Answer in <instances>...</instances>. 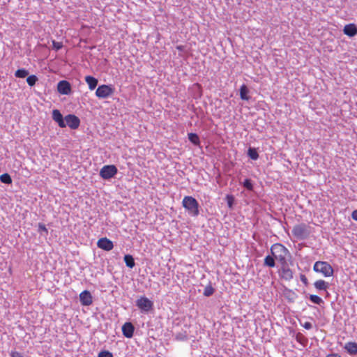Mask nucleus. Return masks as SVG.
<instances>
[{"label": "nucleus", "mask_w": 357, "mask_h": 357, "mask_svg": "<svg viewBox=\"0 0 357 357\" xmlns=\"http://www.w3.org/2000/svg\"><path fill=\"white\" fill-rule=\"evenodd\" d=\"M271 252L273 257L278 261L280 264L287 262L291 257L290 253L281 243H275L271 247Z\"/></svg>", "instance_id": "f257e3e1"}, {"label": "nucleus", "mask_w": 357, "mask_h": 357, "mask_svg": "<svg viewBox=\"0 0 357 357\" xmlns=\"http://www.w3.org/2000/svg\"><path fill=\"white\" fill-rule=\"evenodd\" d=\"M182 206L187 210L190 215L193 217L199 215V203L197 199L192 196H185L182 201Z\"/></svg>", "instance_id": "f03ea898"}, {"label": "nucleus", "mask_w": 357, "mask_h": 357, "mask_svg": "<svg viewBox=\"0 0 357 357\" xmlns=\"http://www.w3.org/2000/svg\"><path fill=\"white\" fill-rule=\"evenodd\" d=\"M313 270L316 273H321L326 278L333 276L334 273L333 267L327 261H316Z\"/></svg>", "instance_id": "7ed1b4c3"}, {"label": "nucleus", "mask_w": 357, "mask_h": 357, "mask_svg": "<svg viewBox=\"0 0 357 357\" xmlns=\"http://www.w3.org/2000/svg\"><path fill=\"white\" fill-rule=\"evenodd\" d=\"M309 228L310 227L306 224H298L294 227L292 234L295 237L303 239L310 234Z\"/></svg>", "instance_id": "20e7f679"}, {"label": "nucleus", "mask_w": 357, "mask_h": 357, "mask_svg": "<svg viewBox=\"0 0 357 357\" xmlns=\"http://www.w3.org/2000/svg\"><path fill=\"white\" fill-rule=\"evenodd\" d=\"M118 172L117 167L114 165L103 166L100 171V176L105 180L113 178Z\"/></svg>", "instance_id": "39448f33"}, {"label": "nucleus", "mask_w": 357, "mask_h": 357, "mask_svg": "<svg viewBox=\"0 0 357 357\" xmlns=\"http://www.w3.org/2000/svg\"><path fill=\"white\" fill-rule=\"evenodd\" d=\"M278 274L280 279L285 281H290L294 278V272L290 268L287 262L280 264V268L278 270Z\"/></svg>", "instance_id": "423d86ee"}, {"label": "nucleus", "mask_w": 357, "mask_h": 357, "mask_svg": "<svg viewBox=\"0 0 357 357\" xmlns=\"http://www.w3.org/2000/svg\"><path fill=\"white\" fill-rule=\"evenodd\" d=\"M114 93V88L111 85H100L96 91V96L99 98H107Z\"/></svg>", "instance_id": "0eeeda50"}, {"label": "nucleus", "mask_w": 357, "mask_h": 357, "mask_svg": "<svg viewBox=\"0 0 357 357\" xmlns=\"http://www.w3.org/2000/svg\"><path fill=\"white\" fill-rule=\"evenodd\" d=\"M136 305L142 312H147L152 310L153 303L151 300H149L146 296H140L136 301Z\"/></svg>", "instance_id": "6e6552de"}, {"label": "nucleus", "mask_w": 357, "mask_h": 357, "mask_svg": "<svg viewBox=\"0 0 357 357\" xmlns=\"http://www.w3.org/2000/svg\"><path fill=\"white\" fill-rule=\"evenodd\" d=\"M65 121L66 126L73 130L78 128L80 125L79 119L74 114H68L66 116Z\"/></svg>", "instance_id": "1a4fd4ad"}, {"label": "nucleus", "mask_w": 357, "mask_h": 357, "mask_svg": "<svg viewBox=\"0 0 357 357\" xmlns=\"http://www.w3.org/2000/svg\"><path fill=\"white\" fill-rule=\"evenodd\" d=\"M97 246L105 251H110L114 248L113 242L109 238L104 237L100 238L97 242Z\"/></svg>", "instance_id": "9d476101"}, {"label": "nucleus", "mask_w": 357, "mask_h": 357, "mask_svg": "<svg viewBox=\"0 0 357 357\" xmlns=\"http://www.w3.org/2000/svg\"><path fill=\"white\" fill-rule=\"evenodd\" d=\"M57 91L60 94L68 95L71 92L70 84L66 80H61L57 84Z\"/></svg>", "instance_id": "9b49d317"}, {"label": "nucleus", "mask_w": 357, "mask_h": 357, "mask_svg": "<svg viewBox=\"0 0 357 357\" xmlns=\"http://www.w3.org/2000/svg\"><path fill=\"white\" fill-rule=\"evenodd\" d=\"M79 300L82 305L89 306L93 303V298L88 290H84L79 294Z\"/></svg>", "instance_id": "f8f14e48"}, {"label": "nucleus", "mask_w": 357, "mask_h": 357, "mask_svg": "<svg viewBox=\"0 0 357 357\" xmlns=\"http://www.w3.org/2000/svg\"><path fill=\"white\" fill-rule=\"evenodd\" d=\"M135 327L130 322L125 323L122 326L123 335L127 338H131L133 336Z\"/></svg>", "instance_id": "ddd939ff"}, {"label": "nucleus", "mask_w": 357, "mask_h": 357, "mask_svg": "<svg viewBox=\"0 0 357 357\" xmlns=\"http://www.w3.org/2000/svg\"><path fill=\"white\" fill-rule=\"evenodd\" d=\"M52 119L53 120L56 122L60 128H65L66 126V124L65 123V121L63 120V115L58 109H54L52 111Z\"/></svg>", "instance_id": "4468645a"}, {"label": "nucleus", "mask_w": 357, "mask_h": 357, "mask_svg": "<svg viewBox=\"0 0 357 357\" xmlns=\"http://www.w3.org/2000/svg\"><path fill=\"white\" fill-rule=\"evenodd\" d=\"M343 32L349 37H354L357 34V26L354 23L346 24L344 26Z\"/></svg>", "instance_id": "2eb2a0df"}, {"label": "nucleus", "mask_w": 357, "mask_h": 357, "mask_svg": "<svg viewBox=\"0 0 357 357\" xmlns=\"http://www.w3.org/2000/svg\"><path fill=\"white\" fill-rule=\"evenodd\" d=\"M344 349L351 355L357 354V343L355 342H349L346 343Z\"/></svg>", "instance_id": "dca6fc26"}, {"label": "nucleus", "mask_w": 357, "mask_h": 357, "mask_svg": "<svg viewBox=\"0 0 357 357\" xmlns=\"http://www.w3.org/2000/svg\"><path fill=\"white\" fill-rule=\"evenodd\" d=\"M85 82L88 84L89 89L90 90H93L98 84V79L91 75H87L85 77Z\"/></svg>", "instance_id": "f3484780"}, {"label": "nucleus", "mask_w": 357, "mask_h": 357, "mask_svg": "<svg viewBox=\"0 0 357 357\" xmlns=\"http://www.w3.org/2000/svg\"><path fill=\"white\" fill-rule=\"evenodd\" d=\"M314 287L317 290H324L326 291L328 288V284L324 280H319L314 282Z\"/></svg>", "instance_id": "a211bd4d"}, {"label": "nucleus", "mask_w": 357, "mask_h": 357, "mask_svg": "<svg viewBox=\"0 0 357 357\" xmlns=\"http://www.w3.org/2000/svg\"><path fill=\"white\" fill-rule=\"evenodd\" d=\"M248 89L246 85L243 84L240 88V97L243 100H248L250 99V96H248Z\"/></svg>", "instance_id": "6ab92c4d"}, {"label": "nucleus", "mask_w": 357, "mask_h": 357, "mask_svg": "<svg viewBox=\"0 0 357 357\" xmlns=\"http://www.w3.org/2000/svg\"><path fill=\"white\" fill-rule=\"evenodd\" d=\"M188 139L194 145H195V146L200 145V139H199V137L197 134L190 132V133H188Z\"/></svg>", "instance_id": "aec40b11"}, {"label": "nucleus", "mask_w": 357, "mask_h": 357, "mask_svg": "<svg viewBox=\"0 0 357 357\" xmlns=\"http://www.w3.org/2000/svg\"><path fill=\"white\" fill-rule=\"evenodd\" d=\"M124 261L126 266L130 268H132L135 265L134 258L130 255H126L124 256Z\"/></svg>", "instance_id": "412c9836"}, {"label": "nucleus", "mask_w": 357, "mask_h": 357, "mask_svg": "<svg viewBox=\"0 0 357 357\" xmlns=\"http://www.w3.org/2000/svg\"><path fill=\"white\" fill-rule=\"evenodd\" d=\"M275 258L273 256L268 255L265 257L264 264L266 266L273 268L275 266Z\"/></svg>", "instance_id": "4be33fe9"}, {"label": "nucleus", "mask_w": 357, "mask_h": 357, "mask_svg": "<svg viewBox=\"0 0 357 357\" xmlns=\"http://www.w3.org/2000/svg\"><path fill=\"white\" fill-rule=\"evenodd\" d=\"M284 295L285 298H287L289 301L293 302L296 298V294L291 289H286L284 292Z\"/></svg>", "instance_id": "5701e85b"}, {"label": "nucleus", "mask_w": 357, "mask_h": 357, "mask_svg": "<svg viewBox=\"0 0 357 357\" xmlns=\"http://www.w3.org/2000/svg\"><path fill=\"white\" fill-rule=\"evenodd\" d=\"M0 181L1 183L5 184H10L12 183V178L7 173L3 174L0 176Z\"/></svg>", "instance_id": "b1692460"}, {"label": "nucleus", "mask_w": 357, "mask_h": 357, "mask_svg": "<svg viewBox=\"0 0 357 357\" xmlns=\"http://www.w3.org/2000/svg\"><path fill=\"white\" fill-rule=\"evenodd\" d=\"M28 75H29L28 70H26V69H24V68L18 69L17 70H16V72L15 73V77H19V78H24Z\"/></svg>", "instance_id": "393cba45"}, {"label": "nucleus", "mask_w": 357, "mask_h": 357, "mask_svg": "<svg viewBox=\"0 0 357 357\" xmlns=\"http://www.w3.org/2000/svg\"><path fill=\"white\" fill-rule=\"evenodd\" d=\"M248 155L251 159L255 160L259 158V154L256 149L254 148H249L248 151Z\"/></svg>", "instance_id": "a878e982"}, {"label": "nucleus", "mask_w": 357, "mask_h": 357, "mask_svg": "<svg viewBox=\"0 0 357 357\" xmlns=\"http://www.w3.org/2000/svg\"><path fill=\"white\" fill-rule=\"evenodd\" d=\"M38 80V78L36 75H29L27 78H26V82L27 84L30 86H33V85L36 84V82Z\"/></svg>", "instance_id": "bb28decb"}, {"label": "nucleus", "mask_w": 357, "mask_h": 357, "mask_svg": "<svg viewBox=\"0 0 357 357\" xmlns=\"http://www.w3.org/2000/svg\"><path fill=\"white\" fill-rule=\"evenodd\" d=\"M310 300L313 303H315V304H317V305H320V304H321L324 302L322 298H320L319 296H317V295H310Z\"/></svg>", "instance_id": "cd10ccee"}, {"label": "nucleus", "mask_w": 357, "mask_h": 357, "mask_svg": "<svg viewBox=\"0 0 357 357\" xmlns=\"http://www.w3.org/2000/svg\"><path fill=\"white\" fill-rule=\"evenodd\" d=\"M213 293H214V289L211 285H209V286L206 287L203 294L206 296H210Z\"/></svg>", "instance_id": "c85d7f7f"}, {"label": "nucleus", "mask_w": 357, "mask_h": 357, "mask_svg": "<svg viewBox=\"0 0 357 357\" xmlns=\"http://www.w3.org/2000/svg\"><path fill=\"white\" fill-rule=\"evenodd\" d=\"M52 46L54 50L58 51L63 47V43L61 42H56L55 40H53Z\"/></svg>", "instance_id": "c756f323"}, {"label": "nucleus", "mask_w": 357, "mask_h": 357, "mask_svg": "<svg viewBox=\"0 0 357 357\" xmlns=\"http://www.w3.org/2000/svg\"><path fill=\"white\" fill-rule=\"evenodd\" d=\"M226 200L227 202L229 208H231L233 206V204H234V197L231 195H227L226 196Z\"/></svg>", "instance_id": "7c9ffc66"}, {"label": "nucleus", "mask_w": 357, "mask_h": 357, "mask_svg": "<svg viewBox=\"0 0 357 357\" xmlns=\"http://www.w3.org/2000/svg\"><path fill=\"white\" fill-rule=\"evenodd\" d=\"M98 357H113V355L108 351H102L98 354Z\"/></svg>", "instance_id": "2f4dec72"}, {"label": "nucleus", "mask_w": 357, "mask_h": 357, "mask_svg": "<svg viewBox=\"0 0 357 357\" xmlns=\"http://www.w3.org/2000/svg\"><path fill=\"white\" fill-rule=\"evenodd\" d=\"M243 185L245 188L250 190H252L253 188V185L250 179H245L243 182Z\"/></svg>", "instance_id": "473e14b6"}, {"label": "nucleus", "mask_w": 357, "mask_h": 357, "mask_svg": "<svg viewBox=\"0 0 357 357\" xmlns=\"http://www.w3.org/2000/svg\"><path fill=\"white\" fill-rule=\"evenodd\" d=\"M38 231H43V232H45V234H48L47 229L46 228L45 225L44 224H43V223H39L38 224Z\"/></svg>", "instance_id": "72a5a7b5"}, {"label": "nucleus", "mask_w": 357, "mask_h": 357, "mask_svg": "<svg viewBox=\"0 0 357 357\" xmlns=\"http://www.w3.org/2000/svg\"><path fill=\"white\" fill-rule=\"evenodd\" d=\"M303 326L304 327V328H305L307 330H310L312 328V325L310 322L306 321L303 324Z\"/></svg>", "instance_id": "f704fd0d"}, {"label": "nucleus", "mask_w": 357, "mask_h": 357, "mask_svg": "<svg viewBox=\"0 0 357 357\" xmlns=\"http://www.w3.org/2000/svg\"><path fill=\"white\" fill-rule=\"evenodd\" d=\"M10 356L11 357H23L22 355L18 351H12Z\"/></svg>", "instance_id": "c9c22d12"}, {"label": "nucleus", "mask_w": 357, "mask_h": 357, "mask_svg": "<svg viewBox=\"0 0 357 357\" xmlns=\"http://www.w3.org/2000/svg\"><path fill=\"white\" fill-rule=\"evenodd\" d=\"M301 280L305 284H307V279L304 275H301Z\"/></svg>", "instance_id": "e433bc0d"}, {"label": "nucleus", "mask_w": 357, "mask_h": 357, "mask_svg": "<svg viewBox=\"0 0 357 357\" xmlns=\"http://www.w3.org/2000/svg\"><path fill=\"white\" fill-rule=\"evenodd\" d=\"M351 218L357 221V210H354L351 213Z\"/></svg>", "instance_id": "4c0bfd02"}, {"label": "nucleus", "mask_w": 357, "mask_h": 357, "mask_svg": "<svg viewBox=\"0 0 357 357\" xmlns=\"http://www.w3.org/2000/svg\"><path fill=\"white\" fill-rule=\"evenodd\" d=\"M326 357H341L338 354H328Z\"/></svg>", "instance_id": "58836bf2"}, {"label": "nucleus", "mask_w": 357, "mask_h": 357, "mask_svg": "<svg viewBox=\"0 0 357 357\" xmlns=\"http://www.w3.org/2000/svg\"><path fill=\"white\" fill-rule=\"evenodd\" d=\"M176 49L179 51H182L184 49V47L183 45H178L176 46Z\"/></svg>", "instance_id": "ea45409f"}]
</instances>
